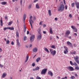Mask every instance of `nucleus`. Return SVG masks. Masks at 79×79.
<instances>
[{"instance_id":"obj_18","label":"nucleus","mask_w":79,"mask_h":79,"mask_svg":"<svg viewBox=\"0 0 79 79\" xmlns=\"http://www.w3.org/2000/svg\"><path fill=\"white\" fill-rule=\"evenodd\" d=\"M6 75H7V74L6 73H4L2 75V77L4 78L5 76H6Z\"/></svg>"},{"instance_id":"obj_27","label":"nucleus","mask_w":79,"mask_h":79,"mask_svg":"<svg viewBox=\"0 0 79 79\" xmlns=\"http://www.w3.org/2000/svg\"><path fill=\"white\" fill-rule=\"evenodd\" d=\"M70 53L71 54H72V55H75V54L76 53V52L75 51H74L73 52H71Z\"/></svg>"},{"instance_id":"obj_29","label":"nucleus","mask_w":79,"mask_h":79,"mask_svg":"<svg viewBox=\"0 0 79 79\" xmlns=\"http://www.w3.org/2000/svg\"><path fill=\"white\" fill-rule=\"evenodd\" d=\"M39 34H40V28H39L37 30Z\"/></svg>"},{"instance_id":"obj_22","label":"nucleus","mask_w":79,"mask_h":79,"mask_svg":"<svg viewBox=\"0 0 79 79\" xmlns=\"http://www.w3.org/2000/svg\"><path fill=\"white\" fill-rule=\"evenodd\" d=\"M40 58L38 57L37 58V59H36V62H39V61H40Z\"/></svg>"},{"instance_id":"obj_1","label":"nucleus","mask_w":79,"mask_h":79,"mask_svg":"<svg viewBox=\"0 0 79 79\" xmlns=\"http://www.w3.org/2000/svg\"><path fill=\"white\" fill-rule=\"evenodd\" d=\"M64 10V6L63 4H61L59 8V10L60 11H63Z\"/></svg>"},{"instance_id":"obj_20","label":"nucleus","mask_w":79,"mask_h":79,"mask_svg":"<svg viewBox=\"0 0 79 79\" xmlns=\"http://www.w3.org/2000/svg\"><path fill=\"white\" fill-rule=\"evenodd\" d=\"M8 29H10V30H14L15 29V28H14V27H8Z\"/></svg>"},{"instance_id":"obj_60","label":"nucleus","mask_w":79,"mask_h":79,"mask_svg":"<svg viewBox=\"0 0 79 79\" xmlns=\"http://www.w3.org/2000/svg\"><path fill=\"white\" fill-rule=\"evenodd\" d=\"M29 34V31H27V34Z\"/></svg>"},{"instance_id":"obj_50","label":"nucleus","mask_w":79,"mask_h":79,"mask_svg":"<svg viewBox=\"0 0 79 79\" xmlns=\"http://www.w3.org/2000/svg\"><path fill=\"white\" fill-rule=\"evenodd\" d=\"M67 79V77L65 76V77L62 78L61 79Z\"/></svg>"},{"instance_id":"obj_39","label":"nucleus","mask_w":79,"mask_h":79,"mask_svg":"<svg viewBox=\"0 0 79 79\" xmlns=\"http://www.w3.org/2000/svg\"><path fill=\"white\" fill-rule=\"evenodd\" d=\"M75 68L76 69H77V70H79V67H78V66H77L75 67Z\"/></svg>"},{"instance_id":"obj_45","label":"nucleus","mask_w":79,"mask_h":79,"mask_svg":"<svg viewBox=\"0 0 79 79\" xmlns=\"http://www.w3.org/2000/svg\"><path fill=\"white\" fill-rule=\"evenodd\" d=\"M69 17L70 18H72V15L71 14H69Z\"/></svg>"},{"instance_id":"obj_36","label":"nucleus","mask_w":79,"mask_h":79,"mask_svg":"<svg viewBox=\"0 0 79 79\" xmlns=\"http://www.w3.org/2000/svg\"><path fill=\"white\" fill-rule=\"evenodd\" d=\"M22 2H23V0H20V5H21V6H22V5H23Z\"/></svg>"},{"instance_id":"obj_8","label":"nucleus","mask_w":79,"mask_h":79,"mask_svg":"<svg viewBox=\"0 0 79 79\" xmlns=\"http://www.w3.org/2000/svg\"><path fill=\"white\" fill-rule=\"evenodd\" d=\"M64 48H65L64 53V54H66L67 53H68V48H67V47H66L65 46H64Z\"/></svg>"},{"instance_id":"obj_11","label":"nucleus","mask_w":79,"mask_h":79,"mask_svg":"<svg viewBox=\"0 0 79 79\" xmlns=\"http://www.w3.org/2000/svg\"><path fill=\"white\" fill-rule=\"evenodd\" d=\"M26 14H24L23 16V21L24 23H25V20H26Z\"/></svg>"},{"instance_id":"obj_52","label":"nucleus","mask_w":79,"mask_h":79,"mask_svg":"<svg viewBox=\"0 0 79 79\" xmlns=\"http://www.w3.org/2000/svg\"><path fill=\"white\" fill-rule=\"evenodd\" d=\"M32 66H35V63H33L32 64Z\"/></svg>"},{"instance_id":"obj_49","label":"nucleus","mask_w":79,"mask_h":79,"mask_svg":"<svg viewBox=\"0 0 79 79\" xmlns=\"http://www.w3.org/2000/svg\"><path fill=\"white\" fill-rule=\"evenodd\" d=\"M11 45H14L15 44V43H14V42H13V41H12L11 42Z\"/></svg>"},{"instance_id":"obj_24","label":"nucleus","mask_w":79,"mask_h":79,"mask_svg":"<svg viewBox=\"0 0 79 79\" xmlns=\"http://www.w3.org/2000/svg\"><path fill=\"white\" fill-rule=\"evenodd\" d=\"M2 19H1L0 20V25L2 26H3V21H2Z\"/></svg>"},{"instance_id":"obj_28","label":"nucleus","mask_w":79,"mask_h":79,"mask_svg":"<svg viewBox=\"0 0 79 79\" xmlns=\"http://www.w3.org/2000/svg\"><path fill=\"white\" fill-rule=\"evenodd\" d=\"M12 23H13V21H11L10 22H9L8 23V25L10 26L11 24H12Z\"/></svg>"},{"instance_id":"obj_34","label":"nucleus","mask_w":79,"mask_h":79,"mask_svg":"<svg viewBox=\"0 0 79 79\" xmlns=\"http://www.w3.org/2000/svg\"><path fill=\"white\" fill-rule=\"evenodd\" d=\"M50 75L52 77L53 76V73L51 71H50Z\"/></svg>"},{"instance_id":"obj_42","label":"nucleus","mask_w":79,"mask_h":79,"mask_svg":"<svg viewBox=\"0 0 79 79\" xmlns=\"http://www.w3.org/2000/svg\"><path fill=\"white\" fill-rule=\"evenodd\" d=\"M75 78V77L74 76H72L71 77V79H74Z\"/></svg>"},{"instance_id":"obj_5","label":"nucleus","mask_w":79,"mask_h":79,"mask_svg":"<svg viewBox=\"0 0 79 79\" xmlns=\"http://www.w3.org/2000/svg\"><path fill=\"white\" fill-rule=\"evenodd\" d=\"M74 59L75 61L78 64H79V60H78L79 57L77 56H76L75 57H74Z\"/></svg>"},{"instance_id":"obj_61","label":"nucleus","mask_w":79,"mask_h":79,"mask_svg":"<svg viewBox=\"0 0 79 79\" xmlns=\"http://www.w3.org/2000/svg\"><path fill=\"white\" fill-rule=\"evenodd\" d=\"M74 35H75V36H77V33H74Z\"/></svg>"},{"instance_id":"obj_41","label":"nucleus","mask_w":79,"mask_h":79,"mask_svg":"<svg viewBox=\"0 0 79 79\" xmlns=\"http://www.w3.org/2000/svg\"><path fill=\"white\" fill-rule=\"evenodd\" d=\"M31 7H32V5H30L28 7V8L29 9H30L31 8Z\"/></svg>"},{"instance_id":"obj_26","label":"nucleus","mask_w":79,"mask_h":79,"mask_svg":"<svg viewBox=\"0 0 79 79\" xmlns=\"http://www.w3.org/2000/svg\"><path fill=\"white\" fill-rule=\"evenodd\" d=\"M36 8H37V9H39L40 8V7L39 6V5L38 4H37L36 5Z\"/></svg>"},{"instance_id":"obj_12","label":"nucleus","mask_w":79,"mask_h":79,"mask_svg":"<svg viewBox=\"0 0 79 79\" xmlns=\"http://www.w3.org/2000/svg\"><path fill=\"white\" fill-rule=\"evenodd\" d=\"M40 34V35H39L37 37V39H39V40H40V39H42V35L41 34Z\"/></svg>"},{"instance_id":"obj_33","label":"nucleus","mask_w":79,"mask_h":79,"mask_svg":"<svg viewBox=\"0 0 79 79\" xmlns=\"http://www.w3.org/2000/svg\"><path fill=\"white\" fill-rule=\"evenodd\" d=\"M16 35L17 37H19V32L18 31L16 32Z\"/></svg>"},{"instance_id":"obj_54","label":"nucleus","mask_w":79,"mask_h":79,"mask_svg":"<svg viewBox=\"0 0 79 79\" xmlns=\"http://www.w3.org/2000/svg\"><path fill=\"white\" fill-rule=\"evenodd\" d=\"M64 2V5H66V3L65 2V0H63Z\"/></svg>"},{"instance_id":"obj_38","label":"nucleus","mask_w":79,"mask_h":79,"mask_svg":"<svg viewBox=\"0 0 79 79\" xmlns=\"http://www.w3.org/2000/svg\"><path fill=\"white\" fill-rule=\"evenodd\" d=\"M36 79H41V78L40 77L37 76L36 77Z\"/></svg>"},{"instance_id":"obj_47","label":"nucleus","mask_w":79,"mask_h":79,"mask_svg":"<svg viewBox=\"0 0 79 79\" xmlns=\"http://www.w3.org/2000/svg\"><path fill=\"white\" fill-rule=\"evenodd\" d=\"M42 21L40 22L39 23L40 25H42Z\"/></svg>"},{"instance_id":"obj_35","label":"nucleus","mask_w":79,"mask_h":79,"mask_svg":"<svg viewBox=\"0 0 79 79\" xmlns=\"http://www.w3.org/2000/svg\"><path fill=\"white\" fill-rule=\"evenodd\" d=\"M10 44V41L8 40L6 41V44Z\"/></svg>"},{"instance_id":"obj_13","label":"nucleus","mask_w":79,"mask_h":79,"mask_svg":"<svg viewBox=\"0 0 79 79\" xmlns=\"http://www.w3.org/2000/svg\"><path fill=\"white\" fill-rule=\"evenodd\" d=\"M38 49L37 48L35 47L33 49V52H37V51Z\"/></svg>"},{"instance_id":"obj_23","label":"nucleus","mask_w":79,"mask_h":79,"mask_svg":"<svg viewBox=\"0 0 79 79\" xmlns=\"http://www.w3.org/2000/svg\"><path fill=\"white\" fill-rule=\"evenodd\" d=\"M28 60H29V56H28V55H27L26 57V59L25 60V62H27V61Z\"/></svg>"},{"instance_id":"obj_14","label":"nucleus","mask_w":79,"mask_h":79,"mask_svg":"<svg viewBox=\"0 0 79 79\" xmlns=\"http://www.w3.org/2000/svg\"><path fill=\"white\" fill-rule=\"evenodd\" d=\"M17 44V45H18V47L20 46V43H19V40L18 39H17L16 40Z\"/></svg>"},{"instance_id":"obj_25","label":"nucleus","mask_w":79,"mask_h":79,"mask_svg":"<svg viewBox=\"0 0 79 79\" xmlns=\"http://www.w3.org/2000/svg\"><path fill=\"white\" fill-rule=\"evenodd\" d=\"M24 32L26 31V25H24Z\"/></svg>"},{"instance_id":"obj_63","label":"nucleus","mask_w":79,"mask_h":79,"mask_svg":"<svg viewBox=\"0 0 79 79\" xmlns=\"http://www.w3.org/2000/svg\"><path fill=\"white\" fill-rule=\"evenodd\" d=\"M43 27H46V25L45 24H44L43 25Z\"/></svg>"},{"instance_id":"obj_6","label":"nucleus","mask_w":79,"mask_h":79,"mask_svg":"<svg viewBox=\"0 0 79 79\" xmlns=\"http://www.w3.org/2000/svg\"><path fill=\"white\" fill-rule=\"evenodd\" d=\"M67 69H68L69 71H74V68L71 66L68 67L67 68Z\"/></svg>"},{"instance_id":"obj_10","label":"nucleus","mask_w":79,"mask_h":79,"mask_svg":"<svg viewBox=\"0 0 79 79\" xmlns=\"http://www.w3.org/2000/svg\"><path fill=\"white\" fill-rule=\"evenodd\" d=\"M71 34V32L69 30H67L65 32V34L67 36H68L69 34Z\"/></svg>"},{"instance_id":"obj_46","label":"nucleus","mask_w":79,"mask_h":79,"mask_svg":"<svg viewBox=\"0 0 79 79\" xmlns=\"http://www.w3.org/2000/svg\"><path fill=\"white\" fill-rule=\"evenodd\" d=\"M65 10H67L68 9V6L66 5L65 6Z\"/></svg>"},{"instance_id":"obj_44","label":"nucleus","mask_w":79,"mask_h":79,"mask_svg":"<svg viewBox=\"0 0 79 79\" xmlns=\"http://www.w3.org/2000/svg\"><path fill=\"white\" fill-rule=\"evenodd\" d=\"M74 66H75V67L76 66H77V63H74Z\"/></svg>"},{"instance_id":"obj_21","label":"nucleus","mask_w":79,"mask_h":79,"mask_svg":"<svg viewBox=\"0 0 79 79\" xmlns=\"http://www.w3.org/2000/svg\"><path fill=\"white\" fill-rule=\"evenodd\" d=\"M44 50L45 52H47L48 53H49V51H48V49L47 48H44Z\"/></svg>"},{"instance_id":"obj_55","label":"nucleus","mask_w":79,"mask_h":79,"mask_svg":"<svg viewBox=\"0 0 79 79\" xmlns=\"http://www.w3.org/2000/svg\"><path fill=\"white\" fill-rule=\"evenodd\" d=\"M43 32L44 34H46V31H43Z\"/></svg>"},{"instance_id":"obj_16","label":"nucleus","mask_w":79,"mask_h":79,"mask_svg":"<svg viewBox=\"0 0 79 79\" xmlns=\"http://www.w3.org/2000/svg\"><path fill=\"white\" fill-rule=\"evenodd\" d=\"M76 7L77 9H79V2H77L76 3Z\"/></svg>"},{"instance_id":"obj_59","label":"nucleus","mask_w":79,"mask_h":79,"mask_svg":"<svg viewBox=\"0 0 79 79\" xmlns=\"http://www.w3.org/2000/svg\"><path fill=\"white\" fill-rule=\"evenodd\" d=\"M5 19H8V18L7 17V16H5Z\"/></svg>"},{"instance_id":"obj_51","label":"nucleus","mask_w":79,"mask_h":79,"mask_svg":"<svg viewBox=\"0 0 79 79\" xmlns=\"http://www.w3.org/2000/svg\"><path fill=\"white\" fill-rule=\"evenodd\" d=\"M68 38H69V39H71L72 37L71 36H68Z\"/></svg>"},{"instance_id":"obj_2","label":"nucleus","mask_w":79,"mask_h":79,"mask_svg":"<svg viewBox=\"0 0 79 79\" xmlns=\"http://www.w3.org/2000/svg\"><path fill=\"white\" fill-rule=\"evenodd\" d=\"M32 16H30V19L29 20V22H30V24L31 26V29H32V24L34 23V22H33V21L32 20Z\"/></svg>"},{"instance_id":"obj_40","label":"nucleus","mask_w":79,"mask_h":79,"mask_svg":"<svg viewBox=\"0 0 79 79\" xmlns=\"http://www.w3.org/2000/svg\"><path fill=\"white\" fill-rule=\"evenodd\" d=\"M6 29H8V27H4L3 28V30H4V31H5L6 30Z\"/></svg>"},{"instance_id":"obj_32","label":"nucleus","mask_w":79,"mask_h":79,"mask_svg":"<svg viewBox=\"0 0 79 79\" xmlns=\"http://www.w3.org/2000/svg\"><path fill=\"white\" fill-rule=\"evenodd\" d=\"M40 69L39 67H37L36 68H35V70L36 71H37V70H39Z\"/></svg>"},{"instance_id":"obj_7","label":"nucleus","mask_w":79,"mask_h":79,"mask_svg":"<svg viewBox=\"0 0 79 79\" xmlns=\"http://www.w3.org/2000/svg\"><path fill=\"white\" fill-rule=\"evenodd\" d=\"M35 38V35H33L30 37V40L31 42H33V41H34Z\"/></svg>"},{"instance_id":"obj_58","label":"nucleus","mask_w":79,"mask_h":79,"mask_svg":"<svg viewBox=\"0 0 79 79\" xmlns=\"http://www.w3.org/2000/svg\"><path fill=\"white\" fill-rule=\"evenodd\" d=\"M2 52V49L0 48V52Z\"/></svg>"},{"instance_id":"obj_17","label":"nucleus","mask_w":79,"mask_h":79,"mask_svg":"<svg viewBox=\"0 0 79 79\" xmlns=\"http://www.w3.org/2000/svg\"><path fill=\"white\" fill-rule=\"evenodd\" d=\"M50 34H52L53 33V30H52V28H50Z\"/></svg>"},{"instance_id":"obj_56","label":"nucleus","mask_w":79,"mask_h":79,"mask_svg":"<svg viewBox=\"0 0 79 79\" xmlns=\"http://www.w3.org/2000/svg\"><path fill=\"white\" fill-rule=\"evenodd\" d=\"M38 1V0H34V1L33 2L34 3H35V2H37Z\"/></svg>"},{"instance_id":"obj_43","label":"nucleus","mask_w":79,"mask_h":79,"mask_svg":"<svg viewBox=\"0 0 79 79\" xmlns=\"http://www.w3.org/2000/svg\"><path fill=\"white\" fill-rule=\"evenodd\" d=\"M71 5H72V7H74V2L73 3L71 4Z\"/></svg>"},{"instance_id":"obj_31","label":"nucleus","mask_w":79,"mask_h":79,"mask_svg":"<svg viewBox=\"0 0 79 79\" xmlns=\"http://www.w3.org/2000/svg\"><path fill=\"white\" fill-rule=\"evenodd\" d=\"M2 5H6V2H1Z\"/></svg>"},{"instance_id":"obj_3","label":"nucleus","mask_w":79,"mask_h":79,"mask_svg":"<svg viewBox=\"0 0 79 79\" xmlns=\"http://www.w3.org/2000/svg\"><path fill=\"white\" fill-rule=\"evenodd\" d=\"M50 51L51 52V54L52 56H55V55H56V51L55 50L53 51L52 49H50Z\"/></svg>"},{"instance_id":"obj_57","label":"nucleus","mask_w":79,"mask_h":79,"mask_svg":"<svg viewBox=\"0 0 79 79\" xmlns=\"http://www.w3.org/2000/svg\"><path fill=\"white\" fill-rule=\"evenodd\" d=\"M55 20L56 21H57V20H58V18H55Z\"/></svg>"},{"instance_id":"obj_37","label":"nucleus","mask_w":79,"mask_h":79,"mask_svg":"<svg viewBox=\"0 0 79 79\" xmlns=\"http://www.w3.org/2000/svg\"><path fill=\"white\" fill-rule=\"evenodd\" d=\"M24 40H26L27 39V37L26 36H24L23 38Z\"/></svg>"},{"instance_id":"obj_4","label":"nucleus","mask_w":79,"mask_h":79,"mask_svg":"<svg viewBox=\"0 0 79 79\" xmlns=\"http://www.w3.org/2000/svg\"><path fill=\"white\" fill-rule=\"evenodd\" d=\"M47 69H43V70L41 71V74H44L45 75V74H46V72H47Z\"/></svg>"},{"instance_id":"obj_30","label":"nucleus","mask_w":79,"mask_h":79,"mask_svg":"<svg viewBox=\"0 0 79 79\" xmlns=\"http://www.w3.org/2000/svg\"><path fill=\"white\" fill-rule=\"evenodd\" d=\"M70 64L71 65H72V66H73L74 64V63H73V62H72V61H70Z\"/></svg>"},{"instance_id":"obj_15","label":"nucleus","mask_w":79,"mask_h":79,"mask_svg":"<svg viewBox=\"0 0 79 79\" xmlns=\"http://www.w3.org/2000/svg\"><path fill=\"white\" fill-rule=\"evenodd\" d=\"M67 44L68 45H69V46H72V44L71 43L69 42V41H67Z\"/></svg>"},{"instance_id":"obj_19","label":"nucleus","mask_w":79,"mask_h":79,"mask_svg":"<svg viewBox=\"0 0 79 79\" xmlns=\"http://www.w3.org/2000/svg\"><path fill=\"white\" fill-rule=\"evenodd\" d=\"M51 48H53V49H55L56 48V47H55V45H52L51 46Z\"/></svg>"},{"instance_id":"obj_48","label":"nucleus","mask_w":79,"mask_h":79,"mask_svg":"<svg viewBox=\"0 0 79 79\" xmlns=\"http://www.w3.org/2000/svg\"><path fill=\"white\" fill-rule=\"evenodd\" d=\"M0 68H3V65L0 64Z\"/></svg>"},{"instance_id":"obj_64","label":"nucleus","mask_w":79,"mask_h":79,"mask_svg":"<svg viewBox=\"0 0 79 79\" xmlns=\"http://www.w3.org/2000/svg\"><path fill=\"white\" fill-rule=\"evenodd\" d=\"M75 76H76V77H77V74L75 73Z\"/></svg>"},{"instance_id":"obj_53","label":"nucleus","mask_w":79,"mask_h":79,"mask_svg":"<svg viewBox=\"0 0 79 79\" xmlns=\"http://www.w3.org/2000/svg\"><path fill=\"white\" fill-rule=\"evenodd\" d=\"M18 8H19V7H17L16 8V10H18Z\"/></svg>"},{"instance_id":"obj_9","label":"nucleus","mask_w":79,"mask_h":79,"mask_svg":"<svg viewBox=\"0 0 79 79\" xmlns=\"http://www.w3.org/2000/svg\"><path fill=\"white\" fill-rule=\"evenodd\" d=\"M71 28H72V29H73V30H73L74 32H77V28H76V27H74V26H73V25L72 26H71Z\"/></svg>"},{"instance_id":"obj_62","label":"nucleus","mask_w":79,"mask_h":79,"mask_svg":"<svg viewBox=\"0 0 79 79\" xmlns=\"http://www.w3.org/2000/svg\"><path fill=\"white\" fill-rule=\"evenodd\" d=\"M33 20H35L36 19V18H35V17H33Z\"/></svg>"}]
</instances>
